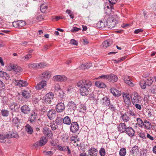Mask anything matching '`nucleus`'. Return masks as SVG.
Instances as JSON below:
<instances>
[{
  "label": "nucleus",
  "instance_id": "obj_18",
  "mask_svg": "<svg viewBox=\"0 0 156 156\" xmlns=\"http://www.w3.org/2000/svg\"><path fill=\"white\" fill-rule=\"evenodd\" d=\"M20 110L22 113L25 114H28L30 112V109L28 105H24L20 108Z\"/></svg>",
  "mask_w": 156,
  "mask_h": 156
},
{
  "label": "nucleus",
  "instance_id": "obj_11",
  "mask_svg": "<svg viewBox=\"0 0 156 156\" xmlns=\"http://www.w3.org/2000/svg\"><path fill=\"white\" fill-rule=\"evenodd\" d=\"M51 73L49 71H45L42 72L40 74L39 77L41 79L44 80V79L47 81L51 76Z\"/></svg>",
  "mask_w": 156,
  "mask_h": 156
},
{
  "label": "nucleus",
  "instance_id": "obj_13",
  "mask_svg": "<svg viewBox=\"0 0 156 156\" xmlns=\"http://www.w3.org/2000/svg\"><path fill=\"white\" fill-rule=\"evenodd\" d=\"M65 107L63 103L59 102L56 105L55 109L58 112H62L65 110Z\"/></svg>",
  "mask_w": 156,
  "mask_h": 156
},
{
  "label": "nucleus",
  "instance_id": "obj_29",
  "mask_svg": "<svg viewBox=\"0 0 156 156\" xmlns=\"http://www.w3.org/2000/svg\"><path fill=\"white\" fill-rule=\"evenodd\" d=\"M139 152V150L138 147L135 146L132 147L130 151V154L136 155Z\"/></svg>",
  "mask_w": 156,
  "mask_h": 156
},
{
  "label": "nucleus",
  "instance_id": "obj_14",
  "mask_svg": "<svg viewBox=\"0 0 156 156\" xmlns=\"http://www.w3.org/2000/svg\"><path fill=\"white\" fill-rule=\"evenodd\" d=\"M122 96L123 98L124 101L125 103L129 105L131 104V97L128 93H123L122 94Z\"/></svg>",
  "mask_w": 156,
  "mask_h": 156
},
{
  "label": "nucleus",
  "instance_id": "obj_34",
  "mask_svg": "<svg viewBox=\"0 0 156 156\" xmlns=\"http://www.w3.org/2000/svg\"><path fill=\"white\" fill-rule=\"evenodd\" d=\"M147 81L145 80H141L140 81L139 84L142 89H146L147 85Z\"/></svg>",
  "mask_w": 156,
  "mask_h": 156
},
{
  "label": "nucleus",
  "instance_id": "obj_62",
  "mask_svg": "<svg viewBox=\"0 0 156 156\" xmlns=\"http://www.w3.org/2000/svg\"><path fill=\"white\" fill-rule=\"evenodd\" d=\"M19 22L18 21L15 22H14L12 23L13 26L15 27H19Z\"/></svg>",
  "mask_w": 156,
  "mask_h": 156
},
{
  "label": "nucleus",
  "instance_id": "obj_60",
  "mask_svg": "<svg viewBox=\"0 0 156 156\" xmlns=\"http://www.w3.org/2000/svg\"><path fill=\"white\" fill-rule=\"evenodd\" d=\"M86 69H88L92 66V64L91 63H84Z\"/></svg>",
  "mask_w": 156,
  "mask_h": 156
},
{
  "label": "nucleus",
  "instance_id": "obj_6",
  "mask_svg": "<svg viewBox=\"0 0 156 156\" xmlns=\"http://www.w3.org/2000/svg\"><path fill=\"white\" fill-rule=\"evenodd\" d=\"M67 107L68 110L70 114L73 113L76 108V104L72 101L68 102L67 105Z\"/></svg>",
  "mask_w": 156,
  "mask_h": 156
},
{
  "label": "nucleus",
  "instance_id": "obj_26",
  "mask_svg": "<svg viewBox=\"0 0 156 156\" xmlns=\"http://www.w3.org/2000/svg\"><path fill=\"white\" fill-rule=\"evenodd\" d=\"M118 80V77L114 74H110L109 75V78L108 80L109 82H116Z\"/></svg>",
  "mask_w": 156,
  "mask_h": 156
},
{
  "label": "nucleus",
  "instance_id": "obj_37",
  "mask_svg": "<svg viewBox=\"0 0 156 156\" xmlns=\"http://www.w3.org/2000/svg\"><path fill=\"white\" fill-rule=\"evenodd\" d=\"M63 120V123L69 125L71 123V119L68 116L65 117Z\"/></svg>",
  "mask_w": 156,
  "mask_h": 156
},
{
  "label": "nucleus",
  "instance_id": "obj_57",
  "mask_svg": "<svg viewBox=\"0 0 156 156\" xmlns=\"http://www.w3.org/2000/svg\"><path fill=\"white\" fill-rule=\"evenodd\" d=\"M140 103H136L134 104H133L135 105L136 108L139 110H141L142 108L141 105H140Z\"/></svg>",
  "mask_w": 156,
  "mask_h": 156
},
{
  "label": "nucleus",
  "instance_id": "obj_20",
  "mask_svg": "<svg viewBox=\"0 0 156 156\" xmlns=\"http://www.w3.org/2000/svg\"><path fill=\"white\" fill-rule=\"evenodd\" d=\"M125 132L129 136L131 137L134 136L135 133V131L130 126L127 127Z\"/></svg>",
  "mask_w": 156,
  "mask_h": 156
},
{
  "label": "nucleus",
  "instance_id": "obj_52",
  "mask_svg": "<svg viewBox=\"0 0 156 156\" xmlns=\"http://www.w3.org/2000/svg\"><path fill=\"white\" fill-rule=\"evenodd\" d=\"M126 112L128 114V115H129V116H133L134 117H135L136 115V114L134 112L130 110H129V111H127V112Z\"/></svg>",
  "mask_w": 156,
  "mask_h": 156
},
{
  "label": "nucleus",
  "instance_id": "obj_7",
  "mask_svg": "<svg viewBox=\"0 0 156 156\" xmlns=\"http://www.w3.org/2000/svg\"><path fill=\"white\" fill-rule=\"evenodd\" d=\"M53 80L55 82H65L67 80V78L63 75H58L54 76Z\"/></svg>",
  "mask_w": 156,
  "mask_h": 156
},
{
  "label": "nucleus",
  "instance_id": "obj_2",
  "mask_svg": "<svg viewBox=\"0 0 156 156\" xmlns=\"http://www.w3.org/2000/svg\"><path fill=\"white\" fill-rule=\"evenodd\" d=\"M117 23L118 19L115 16H109L106 22L107 27L111 29L114 27Z\"/></svg>",
  "mask_w": 156,
  "mask_h": 156
},
{
  "label": "nucleus",
  "instance_id": "obj_38",
  "mask_svg": "<svg viewBox=\"0 0 156 156\" xmlns=\"http://www.w3.org/2000/svg\"><path fill=\"white\" fill-rule=\"evenodd\" d=\"M7 138L6 134L4 135L1 133H0V142L4 143L6 141Z\"/></svg>",
  "mask_w": 156,
  "mask_h": 156
},
{
  "label": "nucleus",
  "instance_id": "obj_56",
  "mask_svg": "<svg viewBox=\"0 0 156 156\" xmlns=\"http://www.w3.org/2000/svg\"><path fill=\"white\" fill-rule=\"evenodd\" d=\"M70 43L71 44L76 46H77L78 44L77 41L73 39H72L70 40Z\"/></svg>",
  "mask_w": 156,
  "mask_h": 156
},
{
  "label": "nucleus",
  "instance_id": "obj_30",
  "mask_svg": "<svg viewBox=\"0 0 156 156\" xmlns=\"http://www.w3.org/2000/svg\"><path fill=\"white\" fill-rule=\"evenodd\" d=\"M12 122L14 126L18 127L19 124L20 123V120L17 117H15L13 119Z\"/></svg>",
  "mask_w": 156,
  "mask_h": 156
},
{
  "label": "nucleus",
  "instance_id": "obj_33",
  "mask_svg": "<svg viewBox=\"0 0 156 156\" xmlns=\"http://www.w3.org/2000/svg\"><path fill=\"white\" fill-rule=\"evenodd\" d=\"M95 85L100 88H104L106 87L105 83L100 81H97L95 83Z\"/></svg>",
  "mask_w": 156,
  "mask_h": 156
},
{
  "label": "nucleus",
  "instance_id": "obj_42",
  "mask_svg": "<svg viewBox=\"0 0 156 156\" xmlns=\"http://www.w3.org/2000/svg\"><path fill=\"white\" fill-rule=\"evenodd\" d=\"M5 90V84L3 82L0 80V94Z\"/></svg>",
  "mask_w": 156,
  "mask_h": 156
},
{
  "label": "nucleus",
  "instance_id": "obj_9",
  "mask_svg": "<svg viewBox=\"0 0 156 156\" xmlns=\"http://www.w3.org/2000/svg\"><path fill=\"white\" fill-rule=\"evenodd\" d=\"M42 132L44 135L48 138L51 139L52 137L53 134L51 130L49 128L44 127Z\"/></svg>",
  "mask_w": 156,
  "mask_h": 156
},
{
  "label": "nucleus",
  "instance_id": "obj_59",
  "mask_svg": "<svg viewBox=\"0 0 156 156\" xmlns=\"http://www.w3.org/2000/svg\"><path fill=\"white\" fill-rule=\"evenodd\" d=\"M80 29L76 27H74L71 29V31L73 32H76L78 31Z\"/></svg>",
  "mask_w": 156,
  "mask_h": 156
},
{
  "label": "nucleus",
  "instance_id": "obj_39",
  "mask_svg": "<svg viewBox=\"0 0 156 156\" xmlns=\"http://www.w3.org/2000/svg\"><path fill=\"white\" fill-rule=\"evenodd\" d=\"M32 57L31 54H28L24 56L21 57V60L23 61H28L30 58Z\"/></svg>",
  "mask_w": 156,
  "mask_h": 156
},
{
  "label": "nucleus",
  "instance_id": "obj_47",
  "mask_svg": "<svg viewBox=\"0 0 156 156\" xmlns=\"http://www.w3.org/2000/svg\"><path fill=\"white\" fill-rule=\"evenodd\" d=\"M8 76V75L6 73L2 71H0V77L4 79H6Z\"/></svg>",
  "mask_w": 156,
  "mask_h": 156
},
{
  "label": "nucleus",
  "instance_id": "obj_36",
  "mask_svg": "<svg viewBox=\"0 0 156 156\" xmlns=\"http://www.w3.org/2000/svg\"><path fill=\"white\" fill-rule=\"evenodd\" d=\"M124 81L129 86L132 87L133 86V84L130 81L129 76H127L125 77L124 79Z\"/></svg>",
  "mask_w": 156,
  "mask_h": 156
},
{
  "label": "nucleus",
  "instance_id": "obj_5",
  "mask_svg": "<svg viewBox=\"0 0 156 156\" xmlns=\"http://www.w3.org/2000/svg\"><path fill=\"white\" fill-rule=\"evenodd\" d=\"M54 94L52 92H49L45 95L44 99L45 102L50 104L53 99Z\"/></svg>",
  "mask_w": 156,
  "mask_h": 156
},
{
  "label": "nucleus",
  "instance_id": "obj_61",
  "mask_svg": "<svg viewBox=\"0 0 156 156\" xmlns=\"http://www.w3.org/2000/svg\"><path fill=\"white\" fill-rule=\"evenodd\" d=\"M108 1L110 4V5L112 6L114 4L116 3L117 0H108Z\"/></svg>",
  "mask_w": 156,
  "mask_h": 156
},
{
  "label": "nucleus",
  "instance_id": "obj_41",
  "mask_svg": "<svg viewBox=\"0 0 156 156\" xmlns=\"http://www.w3.org/2000/svg\"><path fill=\"white\" fill-rule=\"evenodd\" d=\"M98 25L99 27L101 28H104L107 26V23L106 22H103L102 21H100L98 23Z\"/></svg>",
  "mask_w": 156,
  "mask_h": 156
},
{
  "label": "nucleus",
  "instance_id": "obj_27",
  "mask_svg": "<svg viewBox=\"0 0 156 156\" xmlns=\"http://www.w3.org/2000/svg\"><path fill=\"white\" fill-rule=\"evenodd\" d=\"M23 97L25 98L28 99L30 97V91L24 90L22 92Z\"/></svg>",
  "mask_w": 156,
  "mask_h": 156
},
{
  "label": "nucleus",
  "instance_id": "obj_21",
  "mask_svg": "<svg viewBox=\"0 0 156 156\" xmlns=\"http://www.w3.org/2000/svg\"><path fill=\"white\" fill-rule=\"evenodd\" d=\"M56 114V111L54 110H51L48 112L47 115L50 119L52 120L55 117Z\"/></svg>",
  "mask_w": 156,
  "mask_h": 156
},
{
  "label": "nucleus",
  "instance_id": "obj_31",
  "mask_svg": "<svg viewBox=\"0 0 156 156\" xmlns=\"http://www.w3.org/2000/svg\"><path fill=\"white\" fill-rule=\"evenodd\" d=\"M47 142V140L45 137L42 136L41 137L39 143L40 146H42L45 145Z\"/></svg>",
  "mask_w": 156,
  "mask_h": 156
},
{
  "label": "nucleus",
  "instance_id": "obj_17",
  "mask_svg": "<svg viewBox=\"0 0 156 156\" xmlns=\"http://www.w3.org/2000/svg\"><path fill=\"white\" fill-rule=\"evenodd\" d=\"M127 127L125 123H121L119 124L118 127V131L121 133H124L126 130Z\"/></svg>",
  "mask_w": 156,
  "mask_h": 156
},
{
  "label": "nucleus",
  "instance_id": "obj_40",
  "mask_svg": "<svg viewBox=\"0 0 156 156\" xmlns=\"http://www.w3.org/2000/svg\"><path fill=\"white\" fill-rule=\"evenodd\" d=\"M144 126L145 128L148 129H150L151 127V124L147 120H145L144 121Z\"/></svg>",
  "mask_w": 156,
  "mask_h": 156
},
{
  "label": "nucleus",
  "instance_id": "obj_46",
  "mask_svg": "<svg viewBox=\"0 0 156 156\" xmlns=\"http://www.w3.org/2000/svg\"><path fill=\"white\" fill-rule=\"evenodd\" d=\"M50 125L52 130H55L58 127L57 124H56L54 122H51L50 123Z\"/></svg>",
  "mask_w": 156,
  "mask_h": 156
},
{
  "label": "nucleus",
  "instance_id": "obj_8",
  "mask_svg": "<svg viewBox=\"0 0 156 156\" xmlns=\"http://www.w3.org/2000/svg\"><path fill=\"white\" fill-rule=\"evenodd\" d=\"M79 126L77 122H73L71 123L70 131L73 133H76L79 130Z\"/></svg>",
  "mask_w": 156,
  "mask_h": 156
},
{
  "label": "nucleus",
  "instance_id": "obj_64",
  "mask_svg": "<svg viewBox=\"0 0 156 156\" xmlns=\"http://www.w3.org/2000/svg\"><path fill=\"white\" fill-rule=\"evenodd\" d=\"M126 58L125 57H122L118 59L117 60H114L116 62V63L122 61H123Z\"/></svg>",
  "mask_w": 156,
  "mask_h": 156
},
{
  "label": "nucleus",
  "instance_id": "obj_24",
  "mask_svg": "<svg viewBox=\"0 0 156 156\" xmlns=\"http://www.w3.org/2000/svg\"><path fill=\"white\" fill-rule=\"evenodd\" d=\"M110 91L113 95L115 97H118L121 95V92L120 91L114 88H111Z\"/></svg>",
  "mask_w": 156,
  "mask_h": 156
},
{
  "label": "nucleus",
  "instance_id": "obj_63",
  "mask_svg": "<svg viewBox=\"0 0 156 156\" xmlns=\"http://www.w3.org/2000/svg\"><path fill=\"white\" fill-rule=\"evenodd\" d=\"M143 30L142 29H138L135 30L134 33L135 34H137L140 32L143 31Z\"/></svg>",
  "mask_w": 156,
  "mask_h": 156
},
{
  "label": "nucleus",
  "instance_id": "obj_54",
  "mask_svg": "<svg viewBox=\"0 0 156 156\" xmlns=\"http://www.w3.org/2000/svg\"><path fill=\"white\" fill-rule=\"evenodd\" d=\"M108 78L109 75H102L101 76H99V77L98 78H97V79L101 78L106 79L108 80ZM96 78L97 79V78Z\"/></svg>",
  "mask_w": 156,
  "mask_h": 156
},
{
  "label": "nucleus",
  "instance_id": "obj_51",
  "mask_svg": "<svg viewBox=\"0 0 156 156\" xmlns=\"http://www.w3.org/2000/svg\"><path fill=\"white\" fill-rule=\"evenodd\" d=\"M99 153L101 156H104L105 154V149L103 148H101L99 150Z\"/></svg>",
  "mask_w": 156,
  "mask_h": 156
},
{
  "label": "nucleus",
  "instance_id": "obj_48",
  "mask_svg": "<svg viewBox=\"0 0 156 156\" xmlns=\"http://www.w3.org/2000/svg\"><path fill=\"white\" fill-rule=\"evenodd\" d=\"M16 106L17 103H16L12 102L9 105V107L10 110L12 111L13 110H15V107Z\"/></svg>",
  "mask_w": 156,
  "mask_h": 156
},
{
  "label": "nucleus",
  "instance_id": "obj_28",
  "mask_svg": "<svg viewBox=\"0 0 156 156\" xmlns=\"http://www.w3.org/2000/svg\"><path fill=\"white\" fill-rule=\"evenodd\" d=\"M101 101L103 104H104L106 106H108L110 103V100L109 99L106 97H104L103 98Z\"/></svg>",
  "mask_w": 156,
  "mask_h": 156
},
{
  "label": "nucleus",
  "instance_id": "obj_23",
  "mask_svg": "<svg viewBox=\"0 0 156 156\" xmlns=\"http://www.w3.org/2000/svg\"><path fill=\"white\" fill-rule=\"evenodd\" d=\"M7 138H10L12 137L17 138L19 137V136L16 132H14L9 131L6 134Z\"/></svg>",
  "mask_w": 156,
  "mask_h": 156
},
{
  "label": "nucleus",
  "instance_id": "obj_15",
  "mask_svg": "<svg viewBox=\"0 0 156 156\" xmlns=\"http://www.w3.org/2000/svg\"><path fill=\"white\" fill-rule=\"evenodd\" d=\"M9 70H13L16 73L21 72L22 69L20 66L14 65H10L9 66Z\"/></svg>",
  "mask_w": 156,
  "mask_h": 156
},
{
  "label": "nucleus",
  "instance_id": "obj_10",
  "mask_svg": "<svg viewBox=\"0 0 156 156\" xmlns=\"http://www.w3.org/2000/svg\"><path fill=\"white\" fill-rule=\"evenodd\" d=\"M47 85V81L42 80L39 83H38L35 86V88L36 90H40L44 89L45 87Z\"/></svg>",
  "mask_w": 156,
  "mask_h": 156
},
{
  "label": "nucleus",
  "instance_id": "obj_43",
  "mask_svg": "<svg viewBox=\"0 0 156 156\" xmlns=\"http://www.w3.org/2000/svg\"><path fill=\"white\" fill-rule=\"evenodd\" d=\"M9 111L6 109H2L1 111V114L3 117H7L9 114Z\"/></svg>",
  "mask_w": 156,
  "mask_h": 156
},
{
  "label": "nucleus",
  "instance_id": "obj_49",
  "mask_svg": "<svg viewBox=\"0 0 156 156\" xmlns=\"http://www.w3.org/2000/svg\"><path fill=\"white\" fill-rule=\"evenodd\" d=\"M146 80L147 81V85L148 86H151L153 82L152 78L151 77L148 78Z\"/></svg>",
  "mask_w": 156,
  "mask_h": 156
},
{
  "label": "nucleus",
  "instance_id": "obj_4",
  "mask_svg": "<svg viewBox=\"0 0 156 156\" xmlns=\"http://www.w3.org/2000/svg\"><path fill=\"white\" fill-rule=\"evenodd\" d=\"M46 64L43 62L39 63H30L28 64V66L30 68L38 69L44 67L46 66Z\"/></svg>",
  "mask_w": 156,
  "mask_h": 156
},
{
  "label": "nucleus",
  "instance_id": "obj_22",
  "mask_svg": "<svg viewBox=\"0 0 156 156\" xmlns=\"http://www.w3.org/2000/svg\"><path fill=\"white\" fill-rule=\"evenodd\" d=\"M98 152L97 150L94 147L90 148L88 151V154L90 156H97Z\"/></svg>",
  "mask_w": 156,
  "mask_h": 156
},
{
  "label": "nucleus",
  "instance_id": "obj_32",
  "mask_svg": "<svg viewBox=\"0 0 156 156\" xmlns=\"http://www.w3.org/2000/svg\"><path fill=\"white\" fill-rule=\"evenodd\" d=\"M112 44V41L110 40H108L103 42L102 43V45L103 47L106 48L111 45Z\"/></svg>",
  "mask_w": 156,
  "mask_h": 156
},
{
  "label": "nucleus",
  "instance_id": "obj_45",
  "mask_svg": "<svg viewBox=\"0 0 156 156\" xmlns=\"http://www.w3.org/2000/svg\"><path fill=\"white\" fill-rule=\"evenodd\" d=\"M136 121L138 125L140 127H142L144 126V122H143L141 119L138 118L136 119Z\"/></svg>",
  "mask_w": 156,
  "mask_h": 156
},
{
  "label": "nucleus",
  "instance_id": "obj_12",
  "mask_svg": "<svg viewBox=\"0 0 156 156\" xmlns=\"http://www.w3.org/2000/svg\"><path fill=\"white\" fill-rule=\"evenodd\" d=\"M14 83L16 86L20 87H26L28 85V83L26 81L21 80H15Z\"/></svg>",
  "mask_w": 156,
  "mask_h": 156
},
{
  "label": "nucleus",
  "instance_id": "obj_3",
  "mask_svg": "<svg viewBox=\"0 0 156 156\" xmlns=\"http://www.w3.org/2000/svg\"><path fill=\"white\" fill-rule=\"evenodd\" d=\"M131 99L133 104H134L135 103H141V97L136 92L133 93L131 96Z\"/></svg>",
  "mask_w": 156,
  "mask_h": 156
},
{
  "label": "nucleus",
  "instance_id": "obj_35",
  "mask_svg": "<svg viewBox=\"0 0 156 156\" xmlns=\"http://www.w3.org/2000/svg\"><path fill=\"white\" fill-rule=\"evenodd\" d=\"M106 7L105 8V12L107 14H109L111 12L112 9H114V8L113 6L111 5H110V7L109 6H106Z\"/></svg>",
  "mask_w": 156,
  "mask_h": 156
},
{
  "label": "nucleus",
  "instance_id": "obj_50",
  "mask_svg": "<svg viewBox=\"0 0 156 156\" xmlns=\"http://www.w3.org/2000/svg\"><path fill=\"white\" fill-rule=\"evenodd\" d=\"M126 153V149L124 148H121L119 151V154L121 156H124Z\"/></svg>",
  "mask_w": 156,
  "mask_h": 156
},
{
  "label": "nucleus",
  "instance_id": "obj_53",
  "mask_svg": "<svg viewBox=\"0 0 156 156\" xmlns=\"http://www.w3.org/2000/svg\"><path fill=\"white\" fill-rule=\"evenodd\" d=\"M19 22V27H23L26 25V22L23 20H19L18 21Z\"/></svg>",
  "mask_w": 156,
  "mask_h": 156
},
{
  "label": "nucleus",
  "instance_id": "obj_44",
  "mask_svg": "<svg viewBox=\"0 0 156 156\" xmlns=\"http://www.w3.org/2000/svg\"><path fill=\"white\" fill-rule=\"evenodd\" d=\"M47 6L44 4H42L40 6V9L43 13H45L47 9Z\"/></svg>",
  "mask_w": 156,
  "mask_h": 156
},
{
  "label": "nucleus",
  "instance_id": "obj_55",
  "mask_svg": "<svg viewBox=\"0 0 156 156\" xmlns=\"http://www.w3.org/2000/svg\"><path fill=\"white\" fill-rule=\"evenodd\" d=\"M69 137L67 135H65L62 138V140L64 142H66L68 141Z\"/></svg>",
  "mask_w": 156,
  "mask_h": 156
},
{
  "label": "nucleus",
  "instance_id": "obj_25",
  "mask_svg": "<svg viewBox=\"0 0 156 156\" xmlns=\"http://www.w3.org/2000/svg\"><path fill=\"white\" fill-rule=\"evenodd\" d=\"M25 129L27 133L30 135L32 134L33 132V128L29 124H27L25 126Z\"/></svg>",
  "mask_w": 156,
  "mask_h": 156
},
{
  "label": "nucleus",
  "instance_id": "obj_16",
  "mask_svg": "<svg viewBox=\"0 0 156 156\" xmlns=\"http://www.w3.org/2000/svg\"><path fill=\"white\" fill-rule=\"evenodd\" d=\"M121 116L120 117L121 121L125 122H129L130 119L129 115L126 112L124 113H121Z\"/></svg>",
  "mask_w": 156,
  "mask_h": 156
},
{
  "label": "nucleus",
  "instance_id": "obj_58",
  "mask_svg": "<svg viewBox=\"0 0 156 156\" xmlns=\"http://www.w3.org/2000/svg\"><path fill=\"white\" fill-rule=\"evenodd\" d=\"M108 106L109 107V108L112 111H115V107L112 104L110 103L109 105Z\"/></svg>",
  "mask_w": 156,
  "mask_h": 156
},
{
  "label": "nucleus",
  "instance_id": "obj_1",
  "mask_svg": "<svg viewBox=\"0 0 156 156\" xmlns=\"http://www.w3.org/2000/svg\"><path fill=\"white\" fill-rule=\"evenodd\" d=\"M91 85V82L89 80H80L77 83V86L80 87V94L83 96H87L89 94Z\"/></svg>",
  "mask_w": 156,
  "mask_h": 156
},
{
  "label": "nucleus",
  "instance_id": "obj_19",
  "mask_svg": "<svg viewBox=\"0 0 156 156\" xmlns=\"http://www.w3.org/2000/svg\"><path fill=\"white\" fill-rule=\"evenodd\" d=\"M37 115V113L36 111H34L32 112L29 118V119L30 123H32L36 121Z\"/></svg>",
  "mask_w": 156,
  "mask_h": 156
}]
</instances>
